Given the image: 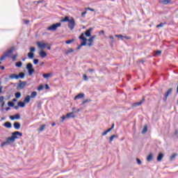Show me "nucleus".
<instances>
[{
	"instance_id": "f257e3e1",
	"label": "nucleus",
	"mask_w": 178,
	"mask_h": 178,
	"mask_svg": "<svg viewBox=\"0 0 178 178\" xmlns=\"http://www.w3.org/2000/svg\"><path fill=\"white\" fill-rule=\"evenodd\" d=\"M17 136H19V137H23V133L19 132L17 131L13 132L12 136L10 137L6 138V141L1 144V147L3 148V147L6 145L13 144V143H15L16 140V138H18Z\"/></svg>"
},
{
	"instance_id": "f03ea898",
	"label": "nucleus",
	"mask_w": 178,
	"mask_h": 178,
	"mask_svg": "<svg viewBox=\"0 0 178 178\" xmlns=\"http://www.w3.org/2000/svg\"><path fill=\"white\" fill-rule=\"evenodd\" d=\"M13 51H15V47H11L10 49L7 50L4 54L1 56L0 60H3L5 58H10V56L13 54Z\"/></svg>"
},
{
	"instance_id": "7ed1b4c3",
	"label": "nucleus",
	"mask_w": 178,
	"mask_h": 178,
	"mask_svg": "<svg viewBox=\"0 0 178 178\" xmlns=\"http://www.w3.org/2000/svg\"><path fill=\"white\" fill-rule=\"evenodd\" d=\"M60 26H62V24H60V22L56 23V24L49 26L47 29V30H48L49 31H56L58 27H60Z\"/></svg>"
},
{
	"instance_id": "20e7f679",
	"label": "nucleus",
	"mask_w": 178,
	"mask_h": 178,
	"mask_svg": "<svg viewBox=\"0 0 178 178\" xmlns=\"http://www.w3.org/2000/svg\"><path fill=\"white\" fill-rule=\"evenodd\" d=\"M26 70H28V73H29V76H31L33 74V73H34V72H35L34 68H33V64H31V63H29L26 65Z\"/></svg>"
},
{
	"instance_id": "39448f33",
	"label": "nucleus",
	"mask_w": 178,
	"mask_h": 178,
	"mask_svg": "<svg viewBox=\"0 0 178 178\" xmlns=\"http://www.w3.org/2000/svg\"><path fill=\"white\" fill-rule=\"evenodd\" d=\"M26 84H27L26 81H22L19 80L18 85L17 86V91H20V90H23L26 87Z\"/></svg>"
},
{
	"instance_id": "423d86ee",
	"label": "nucleus",
	"mask_w": 178,
	"mask_h": 178,
	"mask_svg": "<svg viewBox=\"0 0 178 178\" xmlns=\"http://www.w3.org/2000/svg\"><path fill=\"white\" fill-rule=\"evenodd\" d=\"M76 26V22L74 21V18H72L68 21V27L70 30H73Z\"/></svg>"
},
{
	"instance_id": "0eeeda50",
	"label": "nucleus",
	"mask_w": 178,
	"mask_h": 178,
	"mask_svg": "<svg viewBox=\"0 0 178 178\" xmlns=\"http://www.w3.org/2000/svg\"><path fill=\"white\" fill-rule=\"evenodd\" d=\"M36 44L41 49H44V48H47V46L48 45V43H45V42H37Z\"/></svg>"
},
{
	"instance_id": "6e6552de",
	"label": "nucleus",
	"mask_w": 178,
	"mask_h": 178,
	"mask_svg": "<svg viewBox=\"0 0 178 178\" xmlns=\"http://www.w3.org/2000/svg\"><path fill=\"white\" fill-rule=\"evenodd\" d=\"M144 101H145V97H143L142 98V99H141L140 102L134 103V104H132V106H134V107H135V108L137 107V106H140V105H142V104H143V103L144 102Z\"/></svg>"
},
{
	"instance_id": "1a4fd4ad",
	"label": "nucleus",
	"mask_w": 178,
	"mask_h": 178,
	"mask_svg": "<svg viewBox=\"0 0 178 178\" xmlns=\"http://www.w3.org/2000/svg\"><path fill=\"white\" fill-rule=\"evenodd\" d=\"M79 40H81L83 41L81 42V45H87V38H84V33H82L79 36Z\"/></svg>"
},
{
	"instance_id": "9d476101",
	"label": "nucleus",
	"mask_w": 178,
	"mask_h": 178,
	"mask_svg": "<svg viewBox=\"0 0 178 178\" xmlns=\"http://www.w3.org/2000/svg\"><path fill=\"white\" fill-rule=\"evenodd\" d=\"M163 156H165V155L163 153H159L156 158L157 162H161V161L163 159Z\"/></svg>"
},
{
	"instance_id": "9b49d317",
	"label": "nucleus",
	"mask_w": 178,
	"mask_h": 178,
	"mask_svg": "<svg viewBox=\"0 0 178 178\" xmlns=\"http://www.w3.org/2000/svg\"><path fill=\"white\" fill-rule=\"evenodd\" d=\"M81 98H84V93H79L74 97V99L76 101V99H81Z\"/></svg>"
},
{
	"instance_id": "f8f14e48",
	"label": "nucleus",
	"mask_w": 178,
	"mask_h": 178,
	"mask_svg": "<svg viewBox=\"0 0 178 178\" xmlns=\"http://www.w3.org/2000/svg\"><path fill=\"white\" fill-rule=\"evenodd\" d=\"M20 126H21L20 122H15L13 124V127H14V129H15V130H19L20 129Z\"/></svg>"
},
{
	"instance_id": "ddd939ff",
	"label": "nucleus",
	"mask_w": 178,
	"mask_h": 178,
	"mask_svg": "<svg viewBox=\"0 0 178 178\" xmlns=\"http://www.w3.org/2000/svg\"><path fill=\"white\" fill-rule=\"evenodd\" d=\"M91 31H92V28H90L87 30L85 33V35H86V37H91Z\"/></svg>"
},
{
	"instance_id": "4468645a",
	"label": "nucleus",
	"mask_w": 178,
	"mask_h": 178,
	"mask_svg": "<svg viewBox=\"0 0 178 178\" xmlns=\"http://www.w3.org/2000/svg\"><path fill=\"white\" fill-rule=\"evenodd\" d=\"M39 55H40V58H46L47 53L44 50H41L39 52Z\"/></svg>"
},
{
	"instance_id": "2eb2a0df",
	"label": "nucleus",
	"mask_w": 178,
	"mask_h": 178,
	"mask_svg": "<svg viewBox=\"0 0 178 178\" xmlns=\"http://www.w3.org/2000/svg\"><path fill=\"white\" fill-rule=\"evenodd\" d=\"M10 79H11L12 80H13V79H15L16 80H17L19 78V75L16 74H12L9 76Z\"/></svg>"
},
{
	"instance_id": "dca6fc26",
	"label": "nucleus",
	"mask_w": 178,
	"mask_h": 178,
	"mask_svg": "<svg viewBox=\"0 0 178 178\" xmlns=\"http://www.w3.org/2000/svg\"><path fill=\"white\" fill-rule=\"evenodd\" d=\"M4 127H6L7 129H10L12 127V123L10 122H6L3 124Z\"/></svg>"
},
{
	"instance_id": "f3484780",
	"label": "nucleus",
	"mask_w": 178,
	"mask_h": 178,
	"mask_svg": "<svg viewBox=\"0 0 178 178\" xmlns=\"http://www.w3.org/2000/svg\"><path fill=\"white\" fill-rule=\"evenodd\" d=\"M172 91H173V88H169L164 94V95H166V97H169L170 94H172Z\"/></svg>"
},
{
	"instance_id": "a211bd4d",
	"label": "nucleus",
	"mask_w": 178,
	"mask_h": 178,
	"mask_svg": "<svg viewBox=\"0 0 178 178\" xmlns=\"http://www.w3.org/2000/svg\"><path fill=\"white\" fill-rule=\"evenodd\" d=\"M31 97H30V95H27V96H26V97L24 98V102L25 103V104H29V102H30V101H31Z\"/></svg>"
},
{
	"instance_id": "6ab92c4d",
	"label": "nucleus",
	"mask_w": 178,
	"mask_h": 178,
	"mask_svg": "<svg viewBox=\"0 0 178 178\" xmlns=\"http://www.w3.org/2000/svg\"><path fill=\"white\" fill-rule=\"evenodd\" d=\"M172 2V0H162L161 1V3H162L163 5H169V3H170Z\"/></svg>"
},
{
	"instance_id": "aec40b11",
	"label": "nucleus",
	"mask_w": 178,
	"mask_h": 178,
	"mask_svg": "<svg viewBox=\"0 0 178 178\" xmlns=\"http://www.w3.org/2000/svg\"><path fill=\"white\" fill-rule=\"evenodd\" d=\"M109 38L111 40L110 45H111V47H113V44L115 43V38H113V35H110Z\"/></svg>"
},
{
	"instance_id": "412c9836",
	"label": "nucleus",
	"mask_w": 178,
	"mask_h": 178,
	"mask_svg": "<svg viewBox=\"0 0 178 178\" xmlns=\"http://www.w3.org/2000/svg\"><path fill=\"white\" fill-rule=\"evenodd\" d=\"M17 105L18 106H20V108H24V106H26V103L24 102H19Z\"/></svg>"
},
{
	"instance_id": "4be33fe9",
	"label": "nucleus",
	"mask_w": 178,
	"mask_h": 178,
	"mask_svg": "<svg viewBox=\"0 0 178 178\" xmlns=\"http://www.w3.org/2000/svg\"><path fill=\"white\" fill-rule=\"evenodd\" d=\"M152 158H153V154L152 153H150L147 157V162H150V161H152Z\"/></svg>"
},
{
	"instance_id": "5701e85b",
	"label": "nucleus",
	"mask_w": 178,
	"mask_h": 178,
	"mask_svg": "<svg viewBox=\"0 0 178 178\" xmlns=\"http://www.w3.org/2000/svg\"><path fill=\"white\" fill-rule=\"evenodd\" d=\"M148 131V126L145 125L143 129L142 130V134H145Z\"/></svg>"
},
{
	"instance_id": "b1692460",
	"label": "nucleus",
	"mask_w": 178,
	"mask_h": 178,
	"mask_svg": "<svg viewBox=\"0 0 178 178\" xmlns=\"http://www.w3.org/2000/svg\"><path fill=\"white\" fill-rule=\"evenodd\" d=\"M67 118H72V119H74V118H76V115H74V113H67Z\"/></svg>"
},
{
	"instance_id": "393cba45",
	"label": "nucleus",
	"mask_w": 178,
	"mask_h": 178,
	"mask_svg": "<svg viewBox=\"0 0 178 178\" xmlns=\"http://www.w3.org/2000/svg\"><path fill=\"white\" fill-rule=\"evenodd\" d=\"M74 52V49L72 48H69L66 51H65V55H69V54Z\"/></svg>"
},
{
	"instance_id": "a878e982",
	"label": "nucleus",
	"mask_w": 178,
	"mask_h": 178,
	"mask_svg": "<svg viewBox=\"0 0 178 178\" xmlns=\"http://www.w3.org/2000/svg\"><path fill=\"white\" fill-rule=\"evenodd\" d=\"M28 58H29V59H33L34 58V53L33 52H29L28 53Z\"/></svg>"
},
{
	"instance_id": "bb28decb",
	"label": "nucleus",
	"mask_w": 178,
	"mask_h": 178,
	"mask_svg": "<svg viewBox=\"0 0 178 178\" xmlns=\"http://www.w3.org/2000/svg\"><path fill=\"white\" fill-rule=\"evenodd\" d=\"M31 98H35L37 97V92L33 91L31 94Z\"/></svg>"
},
{
	"instance_id": "cd10ccee",
	"label": "nucleus",
	"mask_w": 178,
	"mask_h": 178,
	"mask_svg": "<svg viewBox=\"0 0 178 178\" xmlns=\"http://www.w3.org/2000/svg\"><path fill=\"white\" fill-rule=\"evenodd\" d=\"M49 76H52V73L43 74L42 76L44 79H48Z\"/></svg>"
},
{
	"instance_id": "c85d7f7f",
	"label": "nucleus",
	"mask_w": 178,
	"mask_h": 178,
	"mask_svg": "<svg viewBox=\"0 0 178 178\" xmlns=\"http://www.w3.org/2000/svg\"><path fill=\"white\" fill-rule=\"evenodd\" d=\"M22 65H23V63H22V61H19L15 63V66L17 67H22Z\"/></svg>"
},
{
	"instance_id": "c756f323",
	"label": "nucleus",
	"mask_w": 178,
	"mask_h": 178,
	"mask_svg": "<svg viewBox=\"0 0 178 178\" xmlns=\"http://www.w3.org/2000/svg\"><path fill=\"white\" fill-rule=\"evenodd\" d=\"M26 76V74H24V72H20L18 74V76L19 79H24V76Z\"/></svg>"
},
{
	"instance_id": "7c9ffc66",
	"label": "nucleus",
	"mask_w": 178,
	"mask_h": 178,
	"mask_svg": "<svg viewBox=\"0 0 178 178\" xmlns=\"http://www.w3.org/2000/svg\"><path fill=\"white\" fill-rule=\"evenodd\" d=\"M97 37V35H92L91 38H90L88 39L89 42H94V40L95 39V38Z\"/></svg>"
},
{
	"instance_id": "2f4dec72",
	"label": "nucleus",
	"mask_w": 178,
	"mask_h": 178,
	"mask_svg": "<svg viewBox=\"0 0 178 178\" xmlns=\"http://www.w3.org/2000/svg\"><path fill=\"white\" fill-rule=\"evenodd\" d=\"M70 19H69V17H65V18L62 19L60 20L61 22H69Z\"/></svg>"
},
{
	"instance_id": "473e14b6",
	"label": "nucleus",
	"mask_w": 178,
	"mask_h": 178,
	"mask_svg": "<svg viewBox=\"0 0 178 178\" xmlns=\"http://www.w3.org/2000/svg\"><path fill=\"white\" fill-rule=\"evenodd\" d=\"M45 124L41 125L40 127L38 129V131H42L45 129Z\"/></svg>"
},
{
	"instance_id": "72a5a7b5",
	"label": "nucleus",
	"mask_w": 178,
	"mask_h": 178,
	"mask_svg": "<svg viewBox=\"0 0 178 178\" xmlns=\"http://www.w3.org/2000/svg\"><path fill=\"white\" fill-rule=\"evenodd\" d=\"M15 98H20L22 97V93L20 92H17L15 94Z\"/></svg>"
},
{
	"instance_id": "f704fd0d",
	"label": "nucleus",
	"mask_w": 178,
	"mask_h": 178,
	"mask_svg": "<svg viewBox=\"0 0 178 178\" xmlns=\"http://www.w3.org/2000/svg\"><path fill=\"white\" fill-rule=\"evenodd\" d=\"M116 138V135H113L109 137V143H111L113 141V138Z\"/></svg>"
},
{
	"instance_id": "c9c22d12",
	"label": "nucleus",
	"mask_w": 178,
	"mask_h": 178,
	"mask_svg": "<svg viewBox=\"0 0 178 178\" xmlns=\"http://www.w3.org/2000/svg\"><path fill=\"white\" fill-rule=\"evenodd\" d=\"M176 156H177V154L176 153L172 154L170 156V161H173V159H175Z\"/></svg>"
},
{
	"instance_id": "e433bc0d",
	"label": "nucleus",
	"mask_w": 178,
	"mask_h": 178,
	"mask_svg": "<svg viewBox=\"0 0 178 178\" xmlns=\"http://www.w3.org/2000/svg\"><path fill=\"white\" fill-rule=\"evenodd\" d=\"M165 24H166V22L165 23H160L159 24L156 25V29H159V27H163V26H165Z\"/></svg>"
},
{
	"instance_id": "4c0bfd02",
	"label": "nucleus",
	"mask_w": 178,
	"mask_h": 178,
	"mask_svg": "<svg viewBox=\"0 0 178 178\" xmlns=\"http://www.w3.org/2000/svg\"><path fill=\"white\" fill-rule=\"evenodd\" d=\"M60 118L62 119L61 122L63 123V122H65V119H67L69 117H67V115H63Z\"/></svg>"
},
{
	"instance_id": "58836bf2",
	"label": "nucleus",
	"mask_w": 178,
	"mask_h": 178,
	"mask_svg": "<svg viewBox=\"0 0 178 178\" xmlns=\"http://www.w3.org/2000/svg\"><path fill=\"white\" fill-rule=\"evenodd\" d=\"M161 54H162V51L161 50H156L155 51L154 56H156L157 55H161Z\"/></svg>"
},
{
	"instance_id": "ea45409f",
	"label": "nucleus",
	"mask_w": 178,
	"mask_h": 178,
	"mask_svg": "<svg viewBox=\"0 0 178 178\" xmlns=\"http://www.w3.org/2000/svg\"><path fill=\"white\" fill-rule=\"evenodd\" d=\"M44 90V85H40L38 88V91H41Z\"/></svg>"
},
{
	"instance_id": "a19ab883",
	"label": "nucleus",
	"mask_w": 178,
	"mask_h": 178,
	"mask_svg": "<svg viewBox=\"0 0 178 178\" xmlns=\"http://www.w3.org/2000/svg\"><path fill=\"white\" fill-rule=\"evenodd\" d=\"M72 42H74V39L65 41V44H72Z\"/></svg>"
},
{
	"instance_id": "79ce46f5",
	"label": "nucleus",
	"mask_w": 178,
	"mask_h": 178,
	"mask_svg": "<svg viewBox=\"0 0 178 178\" xmlns=\"http://www.w3.org/2000/svg\"><path fill=\"white\" fill-rule=\"evenodd\" d=\"M87 102H91V99H85L83 102H82V105H84L85 104H87Z\"/></svg>"
},
{
	"instance_id": "37998d69",
	"label": "nucleus",
	"mask_w": 178,
	"mask_h": 178,
	"mask_svg": "<svg viewBox=\"0 0 178 178\" xmlns=\"http://www.w3.org/2000/svg\"><path fill=\"white\" fill-rule=\"evenodd\" d=\"M15 117V119H16L17 120H18V119H20V114L17 113V114H15L14 115Z\"/></svg>"
},
{
	"instance_id": "c03bdc74",
	"label": "nucleus",
	"mask_w": 178,
	"mask_h": 178,
	"mask_svg": "<svg viewBox=\"0 0 178 178\" xmlns=\"http://www.w3.org/2000/svg\"><path fill=\"white\" fill-rule=\"evenodd\" d=\"M8 106H15V103H13V102H8Z\"/></svg>"
},
{
	"instance_id": "a18cd8bd",
	"label": "nucleus",
	"mask_w": 178,
	"mask_h": 178,
	"mask_svg": "<svg viewBox=\"0 0 178 178\" xmlns=\"http://www.w3.org/2000/svg\"><path fill=\"white\" fill-rule=\"evenodd\" d=\"M38 62H40V60L38 59H37V58H35L33 60L34 65H38Z\"/></svg>"
},
{
	"instance_id": "49530a36",
	"label": "nucleus",
	"mask_w": 178,
	"mask_h": 178,
	"mask_svg": "<svg viewBox=\"0 0 178 178\" xmlns=\"http://www.w3.org/2000/svg\"><path fill=\"white\" fill-rule=\"evenodd\" d=\"M86 10H90V12H95V10L91 8H86Z\"/></svg>"
},
{
	"instance_id": "de8ad7c7",
	"label": "nucleus",
	"mask_w": 178,
	"mask_h": 178,
	"mask_svg": "<svg viewBox=\"0 0 178 178\" xmlns=\"http://www.w3.org/2000/svg\"><path fill=\"white\" fill-rule=\"evenodd\" d=\"M86 15H87V10H86V11H84L81 13V17H86Z\"/></svg>"
},
{
	"instance_id": "09e8293b",
	"label": "nucleus",
	"mask_w": 178,
	"mask_h": 178,
	"mask_svg": "<svg viewBox=\"0 0 178 178\" xmlns=\"http://www.w3.org/2000/svg\"><path fill=\"white\" fill-rule=\"evenodd\" d=\"M105 34V31L104 30H102L99 32V35H104Z\"/></svg>"
},
{
	"instance_id": "8fccbe9b",
	"label": "nucleus",
	"mask_w": 178,
	"mask_h": 178,
	"mask_svg": "<svg viewBox=\"0 0 178 178\" xmlns=\"http://www.w3.org/2000/svg\"><path fill=\"white\" fill-rule=\"evenodd\" d=\"M13 60H16V58H17V54L13 55L11 56Z\"/></svg>"
},
{
	"instance_id": "3c124183",
	"label": "nucleus",
	"mask_w": 178,
	"mask_h": 178,
	"mask_svg": "<svg viewBox=\"0 0 178 178\" xmlns=\"http://www.w3.org/2000/svg\"><path fill=\"white\" fill-rule=\"evenodd\" d=\"M3 99H5V97L3 96L0 97V104L3 103Z\"/></svg>"
},
{
	"instance_id": "603ef678",
	"label": "nucleus",
	"mask_w": 178,
	"mask_h": 178,
	"mask_svg": "<svg viewBox=\"0 0 178 178\" xmlns=\"http://www.w3.org/2000/svg\"><path fill=\"white\" fill-rule=\"evenodd\" d=\"M83 80H85V81H87V80H88V77L86 74L83 75Z\"/></svg>"
},
{
	"instance_id": "864d4df0",
	"label": "nucleus",
	"mask_w": 178,
	"mask_h": 178,
	"mask_svg": "<svg viewBox=\"0 0 178 178\" xmlns=\"http://www.w3.org/2000/svg\"><path fill=\"white\" fill-rule=\"evenodd\" d=\"M24 24H29V23H30V20H29V19H24Z\"/></svg>"
},
{
	"instance_id": "5fc2aeb1",
	"label": "nucleus",
	"mask_w": 178,
	"mask_h": 178,
	"mask_svg": "<svg viewBox=\"0 0 178 178\" xmlns=\"http://www.w3.org/2000/svg\"><path fill=\"white\" fill-rule=\"evenodd\" d=\"M35 47H31L30 48V52H35Z\"/></svg>"
},
{
	"instance_id": "6e6d98bb",
	"label": "nucleus",
	"mask_w": 178,
	"mask_h": 178,
	"mask_svg": "<svg viewBox=\"0 0 178 178\" xmlns=\"http://www.w3.org/2000/svg\"><path fill=\"white\" fill-rule=\"evenodd\" d=\"M85 45H82L81 43V44H79L77 47H76V49L77 50H79V49H81V47H84Z\"/></svg>"
},
{
	"instance_id": "4d7b16f0",
	"label": "nucleus",
	"mask_w": 178,
	"mask_h": 178,
	"mask_svg": "<svg viewBox=\"0 0 178 178\" xmlns=\"http://www.w3.org/2000/svg\"><path fill=\"white\" fill-rule=\"evenodd\" d=\"M115 37H116L117 38H123L122 35H115Z\"/></svg>"
},
{
	"instance_id": "13d9d810",
	"label": "nucleus",
	"mask_w": 178,
	"mask_h": 178,
	"mask_svg": "<svg viewBox=\"0 0 178 178\" xmlns=\"http://www.w3.org/2000/svg\"><path fill=\"white\" fill-rule=\"evenodd\" d=\"M136 162L138 165H141V160H140V159H136Z\"/></svg>"
},
{
	"instance_id": "bf43d9fd",
	"label": "nucleus",
	"mask_w": 178,
	"mask_h": 178,
	"mask_svg": "<svg viewBox=\"0 0 178 178\" xmlns=\"http://www.w3.org/2000/svg\"><path fill=\"white\" fill-rule=\"evenodd\" d=\"M168 96H166L165 95H164V97L163 98V101H164L165 102H166V101L168 100Z\"/></svg>"
},
{
	"instance_id": "052dcab7",
	"label": "nucleus",
	"mask_w": 178,
	"mask_h": 178,
	"mask_svg": "<svg viewBox=\"0 0 178 178\" xmlns=\"http://www.w3.org/2000/svg\"><path fill=\"white\" fill-rule=\"evenodd\" d=\"M44 88H45L46 90H49V86H48V84H45V85H44Z\"/></svg>"
},
{
	"instance_id": "680f3d73",
	"label": "nucleus",
	"mask_w": 178,
	"mask_h": 178,
	"mask_svg": "<svg viewBox=\"0 0 178 178\" xmlns=\"http://www.w3.org/2000/svg\"><path fill=\"white\" fill-rule=\"evenodd\" d=\"M10 120H15V115H10Z\"/></svg>"
},
{
	"instance_id": "e2e57ef3",
	"label": "nucleus",
	"mask_w": 178,
	"mask_h": 178,
	"mask_svg": "<svg viewBox=\"0 0 178 178\" xmlns=\"http://www.w3.org/2000/svg\"><path fill=\"white\" fill-rule=\"evenodd\" d=\"M108 134V131H104L102 134V136H106Z\"/></svg>"
},
{
	"instance_id": "0e129e2a",
	"label": "nucleus",
	"mask_w": 178,
	"mask_h": 178,
	"mask_svg": "<svg viewBox=\"0 0 178 178\" xmlns=\"http://www.w3.org/2000/svg\"><path fill=\"white\" fill-rule=\"evenodd\" d=\"M5 105V102H3L1 104V111H3V106Z\"/></svg>"
},
{
	"instance_id": "69168bd1",
	"label": "nucleus",
	"mask_w": 178,
	"mask_h": 178,
	"mask_svg": "<svg viewBox=\"0 0 178 178\" xmlns=\"http://www.w3.org/2000/svg\"><path fill=\"white\" fill-rule=\"evenodd\" d=\"M88 72H90V73H92V72H95V70H94V69H89Z\"/></svg>"
},
{
	"instance_id": "338daca9",
	"label": "nucleus",
	"mask_w": 178,
	"mask_h": 178,
	"mask_svg": "<svg viewBox=\"0 0 178 178\" xmlns=\"http://www.w3.org/2000/svg\"><path fill=\"white\" fill-rule=\"evenodd\" d=\"M0 69H1V70H5V67L0 65Z\"/></svg>"
},
{
	"instance_id": "774afa93",
	"label": "nucleus",
	"mask_w": 178,
	"mask_h": 178,
	"mask_svg": "<svg viewBox=\"0 0 178 178\" xmlns=\"http://www.w3.org/2000/svg\"><path fill=\"white\" fill-rule=\"evenodd\" d=\"M112 129L111 128H109L108 129H107L106 131H107V133H109V131H111Z\"/></svg>"
}]
</instances>
